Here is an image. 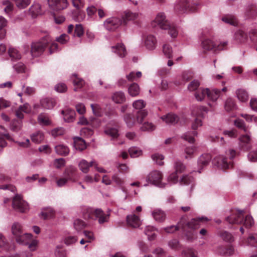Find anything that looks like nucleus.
<instances>
[{
    "mask_svg": "<svg viewBox=\"0 0 257 257\" xmlns=\"http://www.w3.org/2000/svg\"><path fill=\"white\" fill-rule=\"evenodd\" d=\"M139 16V13L127 11L124 12L122 20L116 17L108 18L104 22V25L107 30L113 31L121 24L125 25L127 21L137 20Z\"/></svg>",
    "mask_w": 257,
    "mask_h": 257,
    "instance_id": "nucleus-1",
    "label": "nucleus"
},
{
    "mask_svg": "<svg viewBox=\"0 0 257 257\" xmlns=\"http://www.w3.org/2000/svg\"><path fill=\"white\" fill-rule=\"evenodd\" d=\"M197 109L199 112H196L195 110H193L192 112L193 114L196 115V118L192 126V128L193 131L188 132L182 136V139L190 144H193L195 142L194 137L197 135V133L195 130L198 127L202 125V121L200 117H203L204 113H207V108L204 106H200L198 107Z\"/></svg>",
    "mask_w": 257,
    "mask_h": 257,
    "instance_id": "nucleus-2",
    "label": "nucleus"
},
{
    "mask_svg": "<svg viewBox=\"0 0 257 257\" xmlns=\"http://www.w3.org/2000/svg\"><path fill=\"white\" fill-rule=\"evenodd\" d=\"M83 216L85 219L97 220L98 223L102 224L109 221L110 214L105 213L101 209L86 208L83 210Z\"/></svg>",
    "mask_w": 257,
    "mask_h": 257,
    "instance_id": "nucleus-3",
    "label": "nucleus"
},
{
    "mask_svg": "<svg viewBox=\"0 0 257 257\" xmlns=\"http://www.w3.org/2000/svg\"><path fill=\"white\" fill-rule=\"evenodd\" d=\"M151 25L153 27L158 26L162 29L168 30L169 34L172 38H176L178 35V31L176 27L166 20V16L163 13H158Z\"/></svg>",
    "mask_w": 257,
    "mask_h": 257,
    "instance_id": "nucleus-4",
    "label": "nucleus"
},
{
    "mask_svg": "<svg viewBox=\"0 0 257 257\" xmlns=\"http://www.w3.org/2000/svg\"><path fill=\"white\" fill-rule=\"evenodd\" d=\"M30 111V107L28 103L20 105L16 110L15 114L19 119L13 120L11 123V129L14 132H18L21 130L22 126V119L24 118V113H29Z\"/></svg>",
    "mask_w": 257,
    "mask_h": 257,
    "instance_id": "nucleus-5",
    "label": "nucleus"
},
{
    "mask_svg": "<svg viewBox=\"0 0 257 257\" xmlns=\"http://www.w3.org/2000/svg\"><path fill=\"white\" fill-rule=\"evenodd\" d=\"M50 42V37L46 36L41 41L33 43L31 49V55L33 57H37L41 55L47 47V45Z\"/></svg>",
    "mask_w": 257,
    "mask_h": 257,
    "instance_id": "nucleus-6",
    "label": "nucleus"
},
{
    "mask_svg": "<svg viewBox=\"0 0 257 257\" xmlns=\"http://www.w3.org/2000/svg\"><path fill=\"white\" fill-rule=\"evenodd\" d=\"M147 115L148 111L145 109H143V110H139L137 112L136 118L132 114H125L124 116V120L127 125L131 127L135 124L136 121L139 123H142Z\"/></svg>",
    "mask_w": 257,
    "mask_h": 257,
    "instance_id": "nucleus-7",
    "label": "nucleus"
},
{
    "mask_svg": "<svg viewBox=\"0 0 257 257\" xmlns=\"http://www.w3.org/2000/svg\"><path fill=\"white\" fill-rule=\"evenodd\" d=\"M198 222L195 219H192L190 221L187 222L185 217L181 218L180 221L177 225H171L169 227H167L164 228V230L168 233H173L175 231L178 230L179 228H182L185 230L186 227H191V225H194L195 227H198Z\"/></svg>",
    "mask_w": 257,
    "mask_h": 257,
    "instance_id": "nucleus-8",
    "label": "nucleus"
},
{
    "mask_svg": "<svg viewBox=\"0 0 257 257\" xmlns=\"http://www.w3.org/2000/svg\"><path fill=\"white\" fill-rule=\"evenodd\" d=\"M197 0H180L176 5L175 10L178 13H183L186 11H194V5Z\"/></svg>",
    "mask_w": 257,
    "mask_h": 257,
    "instance_id": "nucleus-9",
    "label": "nucleus"
},
{
    "mask_svg": "<svg viewBox=\"0 0 257 257\" xmlns=\"http://www.w3.org/2000/svg\"><path fill=\"white\" fill-rule=\"evenodd\" d=\"M195 219L197 220L198 222V227H195V225L192 224L191 226V227L186 226L185 230L182 229L184 232L185 233L187 240L189 241H192L196 238V234L193 230L198 228L200 226L202 223L207 221V218L204 217H199Z\"/></svg>",
    "mask_w": 257,
    "mask_h": 257,
    "instance_id": "nucleus-10",
    "label": "nucleus"
},
{
    "mask_svg": "<svg viewBox=\"0 0 257 257\" xmlns=\"http://www.w3.org/2000/svg\"><path fill=\"white\" fill-rule=\"evenodd\" d=\"M13 206L15 210L21 212H25L28 209L27 203L19 195H16L14 198Z\"/></svg>",
    "mask_w": 257,
    "mask_h": 257,
    "instance_id": "nucleus-11",
    "label": "nucleus"
},
{
    "mask_svg": "<svg viewBox=\"0 0 257 257\" xmlns=\"http://www.w3.org/2000/svg\"><path fill=\"white\" fill-rule=\"evenodd\" d=\"M163 178L162 174L158 171H154L150 173L147 177V181L160 187H164V185L161 183Z\"/></svg>",
    "mask_w": 257,
    "mask_h": 257,
    "instance_id": "nucleus-12",
    "label": "nucleus"
},
{
    "mask_svg": "<svg viewBox=\"0 0 257 257\" xmlns=\"http://www.w3.org/2000/svg\"><path fill=\"white\" fill-rule=\"evenodd\" d=\"M212 165L218 168L226 169L229 168L232 164L228 162L227 158L223 156H217L214 157L212 160Z\"/></svg>",
    "mask_w": 257,
    "mask_h": 257,
    "instance_id": "nucleus-13",
    "label": "nucleus"
},
{
    "mask_svg": "<svg viewBox=\"0 0 257 257\" xmlns=\"http://www.w3.org/2000/svg\"><path fill=\"white\" fill-rule=\"evenodd\" d=\"M48 3L50 8L56 11L66 8L68 5L67 0H48Z\"/></svg>",
    "mask_w": 257,
    "mask_h": 257,
    "instance_id": "nucleus-14",
    "label": "nucleus"
},
{
    "mask_svg": "<svg viewBox=\"0 0 257 257\" xmlns=\"http://www.w3.org/2000/svg\"><path fill=\"white\" fill-rule=\"evenodd\" d=\"M239 148L243 150L248 151L251 148L250 135L248 134L241 136L239 138Z\"/></svg>",
    "mask_w": 257,
    "mask_h": 257,
    "instance_id": "nucleus-15",
    "label": "nucleus"
},
{
    "mask_svg": "<svg viewBox=\"0 0 257 257\" xmlns=\"http://www.w3.org/2000/svg\"><path fill=\"white\" fill-rule=\"evenodd\" d=\"M243 211L239 210L238 212L232 214L226 218V220L230 224H240L243 222Z\"/></svg>",
    "mask_w": 257,
    "mask_h": 257,
    "instance_id": "nucleus-16",
    "label": "nucleus"
},
{
    "mask_svg": "<svg viewBox=\"0 0 257 257\" xmlns=\"http://www.w3.org/2000/svg\"><path fill=\"white\" fill-rule=\"evenodd\" d=\"M126 222L127 225L133 228L139 227L141 223L139 216L134 214L126 216Z\"/></svg>",
    "mask_w": 257,
    "mask_h": 257,
    "instance_id": "nucleus-17",
    "label": "nucleus"
},
{
    "mask_svg": "<svg viewBox=\"0 0 257 257\" xmlns=\"http://www.w3.org/2000/svg\"><path fill=\"white\" fill-rule=\"evenodd\" d=\"M111 49L114 53L121 58L124 57L127 54L125 46L122 43H117L115 46H112Z\"/></svg>",
    "mask_w": 257,
    "mask_h": 257,
    "instance_id": "nucleus-18",
    "label": "nucleus"
},
{
    "mask_svg": "<svg viewBox=\"0 0 257 257\" xmlns=\"http://www.w3.org/2000/svg\"><path fill=\"white\" fill-rule=\"evenodd\" d=\"M145 45L148 50L154 49L157 45V40L155 36L152 35L147 36L145 39Z\"/></svg>",
    "mask_w": 257,
    "mask_h": 257,
    "instance_id": "nucleus-19",
    "label": "nucleus"
},
{
    "mask_svg": "<svg viewBox=\"0 0 257 257\" xmlns=\"http://www.w3.org/2000/svg\"><path fill=\"white\" fill-rule=\"evenodd\" d=\"M64 119L65 121L70 122L73 121L75 115V112L74 110L67 108L62 111Z\"/></svg>",
    "mask_w": 257,
    "mask_h": 257,
    "instance_id": "nucleus-20",
    "label": "nucleus"
},
{
    "mask_svg": "<svg viewBox=\"0 0 257 257\" xmlns=\"http://www.w3.org/2000/svg\"><path fill=\"white\" fill-rule=\"evenodd\" d=\"M77 169L73 167H69L67 168L64 172L67 179L71 180L73 182L76 181Z\"/></svg>",
    "mask_w": 257,
    "mask_h": 257,
    "instance_id": "nucleus-21",
    "label": "nucleus"
},
{
    "mask_svg": "<svg viewBox=\"0 0 257 257\" xmlns=\"http://www.w3.org/2000/svg\"><path fill=\"white\" fill-rule=\"evenodd\" d=\"M221 20L225 23L233 26H236L238 25V21L233 15H225L222 17Z\"/></svg>",
    "mask_w": 257,
    "mask_h": 257,
    "instance_id": "nucleus-22",
    "label": "nucleus"
},
{
    "mask_svg": "<svg viewBox=\"0 0 257 257\" xmlns=\"http://www.w3.org/2000/svg\"><path fill=\"white\" fill-rule=\"evenodd\" d=\"M234 39L238 43H245L248 39V35L244 31L238 30L235 33Z\"/></svg>",
    "mask_w": 257,
    "mask_h": 257,
    "instance_id": "nucleus-23",
    "label": "nucleus"
},
{
    "mask_svg": "<svg viewBox=\"0 0 257 257\" xmlns=\"http://www.w3.org/2000/svg\"><path fill=\"white\" fill-rule=\"evenodd\" d=\"M94 164H95V161H91L89 163L85 160H82L79 164V167L82 172L87 173L89 171V168L93 167Z\"/></svg>",
    "mask_w": 257,
    "mask_h": 257,
    "instance_id": "nucleus-24",
    "label": "nucleus"
},
{
    "mask_svg": "<svg viewBox=\"0 0 257 257\" xmlns=\"http://www.w3.org/2000/svg\"><path fill=\"white\" fill-rule=\"evenodd\" d=\"M32 237V235L31 234L23 233L16 237V240L18 242L21 243L28 244L29 243V241H31Z\"/></svg>",
    "mask_w": 257,
    "mask_h": 257,
    "instance_id": "nucleus-25",
    "label": "nucleus"
},
{
    "mask_svg": "<svg viewBox=\"0 0 257 257\" xmlns=\"http://www.w3.org/2000/svg\"><path fill=\"white\" fill-rule=\"evenodd\" d=\"M154 218L157 221L163 222L166 218V214L160 209H156L152 213Z\"/></svg>",
    "mask_w": 257,
    "mask_h": 257,
    "instance_id": "nucleus-26",
    "label": "nucleus"
},
{
    "mask_svg": "<svg viewBox=\"0 0 257 257\" xmlns=\"http://www.w3.org/2000/svg\"><path fill=\"white\" fill-rule=\"evenodd\" d=\"M236 95L238 99L241 102H246L248 99V94L247 92L242 89H239L236 91Z\"/></svg>",
    "mask_w": 257,
    "mask_h": 257,
    "instance_id": "nucleus-27",
    "label": "nucleus"
},
{
    "mask_svg": "<svg viewBox=\"0 0 257 257\" xmlns=\"http://www.w3.org/2000/svg\"><path fill=\"white\" fill-rule=\"evenodd\" d=\"M161 118L167 123H175L178 121V117L172 113H168L166 115L163 116Z\"/></svg>",
    "mask_w": 257,
    "mask_h": 257,
    "instance_id": "nucleus-28",
    "label": "nucleus"
},
{
    "mask_svg": "<svg viewBox=\"0 0 257 257\" xmlns=\"http://www.w3.org/2000/svg\"><path fill=\"white\" fill-rule=\"evenodd\" d=\"M74 147L76 150H84L86 148L85 141L81 138H75L74 140Z\"/></svg>",
    "mask_w": 257,
    "mask_h": 257,
    "instance_id": "nucleus-29",
    "label": "nucleus"
},
{
    "mask_svg": "<svg viewBox=\"0 0 257 257\" xmlns=\"http://www.w3.org/2000/svg\"><path fill=\"white\" fill-rule=\"evenodd\" d=\"M112 100L117 103H121L125 100L124 94L121 91L116 92L112 96Z\"/></svg>",
    "mask_w": 257,
    "mask_h": 257,
    "instance_id": "nucleus-30",
    "label": "nucleus"
},
{
    "mask_svg": "<svg viewBox=\"0 0 257 257\" xmlns=\"http://www.w3.org/2000/svg\"><path fill=\"white\" fill-rule=\"evenodd\" d=\"M41 105L46 109H51L56 104L55 101L51 98H45L41 101Z\"/></svg>",
    "mask_w": 257,
    "mask_h": 257,
    "instance_id": "nucleus-31",
    "label": "nucleus"
},
{
    "mask_svg": "<svg viewBox=\"0 0 257 257\" xmlns=\"http://www.w3.org/2000/svg\"><path fill=\"white\" fill-rule=\"evenodd\" d=\"M155 228L152 226H147L145 229V233L148 236L150 240L155 239L156 234L155 233Z\"/></svg>",
    "mask_w": 257,
    "mask_h": 257,
    "instance_id": "nucleus-32",
    "label": "nucleus"
},
{
    "mask_svg": "<svg viewBox=\"0 0 257 257\" xmlns=\"http://www.w3.org/2000/svg\"><path fill=\"white\" fill-rule=\"evenodd\" d=\"M205 95L209 97V88L198 89L195 94L196 99L198 101L202 100Z\"/></svg>",
    "mask_w": 257,
    "mask_h": 257,
    "instance_id": "nucleus-33",
    "label": "nucleus"
},
{
    "mask_svg": "<svg viewBox=\"0 0 257 257\" xmlns=\"http://www.w3.org/2000/svg\"><path fill=\"white\" fill-rule=\"evenodd\" d=\"M56 152L62 156H67L69 152V148L63 145H58L55 147Z\"/></svg>",
    "mask_w": 257,
    "mask_h": 257,
    "instance_id": "nucleus-34",
    "label": "nucleus"
},
{
    "mask_svg": "<svg viewBox=\"0 0 257 257\" xmlns=\"http://www.w3.org/2000/svg\"><path fill=\"white\" fill-rule=\"evenodd\" d=\"M128 92L132 96L138 95L140 93L139 86L136 83L132 84L128 87Z\"/></svg>",
    "mask_w": 257,
    "mask_h": 257,
    "instance_id": "nucleus-35",
    "label": "nucleus"
},
{
    "mask_svg": "<svg viewBox=\"0 0 257 257\" xmlns=\"http://www.w3.org/2000/svg\"><path fill=\"white\" fill-rule=\"evenodd\" d=\"M8 53L12 60H19L21 58V54L18 50L14 48L10 47L9 49Z\"/></svg>",
    "mask_w": 257,
    "mask_h": 257,
    "instance_id": "nucleus-36",
    "label": "nucleus"
},
{
    "mask_svg": "<svg viewBox=\"0 0 257 257\" xmlns=\"http://www.w3.org/2000/svg\"><path fill=\"white\" fill-rule=\"evenodd\" d=\"M236 108V105L234 100L231 98L227 99L224 103V108L225 110L230 111L235 109Z\"/></svg>",
    "mask_w": 257,
    "mask_h": 257,
    "instance_id": "nucleus-37",
    "label": "nucleus"
},
{
    "mask_svg": "<svg viewBox=\"0 0 257 257\" xmlns=\"http://www.w3.org/2000/svg\"><path fill=\"white\" fill-rule=\"evenodd\" d=\"M31 139L35 143H41L44 139V134L40 131H38L32 135Z\"/></svg>",
    "mask_w": 257,
    "mask_h": 257,
    "instance_id": "nucleus-38",
    "label": "nucleus"
},
{
    "mask_svg": "<svg viewBox=\"0 0 257 257\" xmlns=\"http://www.w3.org/2000/svg\"><path fill=\"white\" fill-rule=\"evenodd\" d=\"M12 230L13 234L16 236V237L20 236V235L23 234V230L22 226L19 223H15L12 226Z\"/></svg>",
    "mask_w": 257,
    "mask_h": 257,
    "instance_id": "nucleus-39",
    "label": "nucleus"
},
{
    "mask_svg": "<svg viewBox=\"0 0 257 257\" xmlns=\"http://www.w3.org/2000/svg\"><path fill=\"white\" fill-rule=\"evenodd\" d=\"M245 15L248 18H254L257 16V7L252 5L248 7L246 11Z\"/></svg>",
    "mask_w": 257,
    "mask_h": 257,
    "instance_id": "nucleus-40",
    "label": "nucleus"
},
{
    "mask_svg": "<svg viewBox=\"0 0 257 257\" xmlns=\"http://www.w3.org/2000/svg\"><path fill=\"white\" fill-rule=\"evenodd\" d=\"M7 21L3 17H0V40L4 38L6 35V31L4 29L7 25Z\"/></svg>",
    "mask_w": 257,
    "mask_h": 257,
    "instance_id": "nucleus-41",
    "label": "nucleus"
},
{
    "mask_svg": "<svg viewBox=\"0 0 257 257\" xmlns=\"http://www.w3.org/2000/svg\"><path fill=\"white\" fill-rule=\"evenodd\" d=\"M201 47L204 53L209 50V41L207 36L202 34L201 37Z\"/></svg>",
    "mask_w": 257,
    "mask_h": 257,
    "instance_id": "nucleus-42",
    "label": "nucleus"
},
{
    "mask_svg": "<svg viewBox=\"0 0 257 257\" xmlns=\"http://www.w3.org/2000/svg\"><path fill=\"white\" fill-rule=\"evenodd\" d=\"M209 161V156L208 154L202 155L199 158L198 164V165L203 168L204 166L207 165Z\"/></svg>",
    "mask_w": 257,
    "mask_h": 257,
    "instance_id": "nucleus-43",
    "label": "nucleus"
},
{
    "mask_svg": "<svg viewBox=\"0 0 257 257\" xmlns=\"http://www.w3.org/2000/svg\"><path fill=\"white\" fill-rule=\"evenodd\" d=\"M163 52L164 55L168 59L173 58L172 47L168 44H165L163 46Z\"/></svg>",
    "mask_w": 257,
    "mask_h": 257,
    "instance_id": "nucleus-44",
    "label": "nucleus"
},
{
    "mask_svg": "<svg viewBox=\"0 0 257 257\" xmlns=\"http://www.w3.org/2000/svg\"><path fill=\"white\" fill-rule=\"evenodd\" d=\"M219 235L223 240L226 242H231L234 240L232 234L226 231H223L220 232Z\"/></svg>",
    "mask_w": 257,
    "mask_h": 257,
    "instance_id": "nucleus-45",
    "label": "nucleus"
},
{
    "mask_svg": "<svg viewBox=\"0 0 257 257\" xmlns=\"http://www.w3.org/2000/svg\"><path fill=\"white\" fill-rule=\"evenodd\" d=\"M234 251V248L230 246L228 247H221L219 248V252L224 255L229 256L233 254Z\"/></svg>",
    "mask_w": 257,
    "mask_h": 257,
    "instance_id": "nucleus-46",
    "label": "nucleus"
},
{
    "mask_svg": "<svg viewBox=\"0 0 257 257\" xmlns=\"http://www.w3.org/2000/svg\"><path fill=\"white\" fill-rule=\"evenodd\" d=\"M75 78L73 80V84L75 86L74 88V91H77L78 88H81L83 87L84 82V81L79 78H78L76 75H74Z\"/></svg>",
    "mask_w": 257,
    "mask_h": 257,
    "instance_id": "nucleus-47",
    "label": "nucleus"
},
{
    "mask_svg": "<svg viewBox=\"0 0 257 257\" xmlns=\"http://www.w3.org/2000/svg\"><path fill=\"white\" fill-rule=\"evenodd\" d=\"M174 168L175 172L178 174H181L185 170L186 166L182 162L177 161L175 163Z\"/></svg>",
    "mask_w": 257,
    "mask_h": 257,
    "instance_id": "nucleus-48",
    "label": "nucleus"
},
{
    "mask_svg": "<svg viewBox=\"0 0 257 257\" xmlns=\"http://www.w3.org/2000/svg\"><path fill=\"white\" fill-rule=\"evenodd\" d=\"M41 215L43 219H48L54 216V211L52 209L48 208L42 212Z\"/></svg>",
    "mask_w": 257,
    "mask_h": 257,
    "instance_id": "nucleus-49",
    "label": "nucleus"
},
{
    "mask_svg": "<svg viewBox=\"0 0 257 257\" xmlns=\"http://www.w3.org/2000/svg\"><path fill=\"white\" fill-rule=\"evenodd\" d=\"M226 43H224L223 44H221L218 42H213L210 40V50H222L223 47L226 45Z\"/></svg>",
    "mask_w": 257,
    "mask_h": 257,
    "instance_id": "nucleus-50",
    "label": "nucleus"
},
{
    "mask_svg": "<svg viewBox=\"0 0 257 257\" xmlns=\"http://www.w3.org/2000/svg\"><path fill=\"white\" fill-rule=\"evenodd\" d=\"M30 11L33 17L41 14V6L39 4L33 5L31 7Z\"/></svg>",
    "mask_w": 257,
    "mask_h": 257,
    "instance_id": "nucleus-51",
    "label": "nucleus"
},
{
    "mask_svg": "<svg viewBox=\"0 0 257 257\" xmlns=\"http://www.w3.org/2000/svg\"><path fill=\"white\" fill-rule=\"evenodd\" d=\"M6 139L11 140V136L8 134L0 133V147L3 148L7 145Z\"/></svg>",
    "mask_w": 257,
    "mask_h": 257,
    "instance_id": "nucleus-52",
    "label": "nucleus"
},
{
    "mask_svg": "<svg viewBox=\"0 0 257 257\" xmlns=\"http://www.w3.org/2000/svg\"><path fill=\"white\" fill-rule=\"evenodd\" d=\"M220 90L213 89L210 91V101H215L220 96Z\"/></svg>",
    "mask_w": 257,
    "mask_h": 257,
    "instance_id": "nucleus-53",
    "label": "nucleus"
},
{
    "mask_svg": "<svg viewBox=\"0 0 257 257\" xmlns=\"http://www.w3.org/2000/svg\"><path fill=\"white\" fill-rule=\"evenodd\" d=\"M129 154L131 157L136 158L141 156L142 152L141 150L136 147H132L128 150Z\"/></svg>",
    "mask_w": 257,
    "mask_h": 257,
    "instance_id": "nucleus-54",
    "label": "nucleus"
},
{
    "mask_svg": "<svg viewBox=\"0 0 257 257\" xmlns=\"http://www.w3.org/2000/svg\"><path fill=\"white\" fill-rule=\"evenodd\" d=\"M86 226V223L81 219H77L74 222V227L78 231L83 229Z\"/></svg>",
    "mask_w": 257,
    "mask_h": 257,
    "instance_id": "nucleus-55",
    "label": "nucleus"
},
{
    "mask_svg": "<svg viewBox=\"0 0 257 257\" xmlns=\"http://www.w3.org/2000/svg\"><path fill=\"white\" fill-rule=\"evenodd\" d=\"M247 244L252 246H257V234L250 235L247 238Z\"/></svg>",
    "mask_w": 257,
    "mask_h": 257,
    "instance_id": "nucleus-56",
    "label": "nucleus"
},
{
    "mask_svg": "<svg viewBox=\"0 0 257 257\" xmlns=\"http://www.w3.org/2000/svg\"><path fill=\"white\" fill-rule=\"evenodd\" d=\"M73 17L75 21L80 22L84 19L85 15L84 12L78 10L73 14Z\"/></svg>",
    "mask_w": 257,
    "mask_h": 257,
    "instance_id": "nucleus-57",
    "label": "nucleus"
},
{
    "mask_svg": "<svg viewBox=\"0 0 257 257\" xmlns=\"http://www.w3.org/2000/svg\"><path fill=\"white\" fill-rule=\"evenodd\" d=\"M152 159L155 161L156 163L160 166L164 165V157L159 154H155L152 156Z\"/></svg>",
    "mask_w": 257,
    "mask_h": 257,
    "instance_id": "nucleus-58",
    "label": "nucleus"
},
{
    "mask_svg": "<svg viewBox=\"0 0 257 257\" xmlns=\"http://www.w3.org/2000/svg\"><path fill=\"white\" fill-rule=\"evenodd\" d=\"M142 76V73L138 72L135 73L134 72H131L128 75H126V78L129 81H133L137 80V78H139Z\"/></svg>",
    "mask_w": 257,
    "mask_h": 257,
    "instance_id": "nucleus-59",
    "label": "nucleus"
},
{
    "mask_svg": "<svg viewBox=\"0 0 257 257\" xmlns=\"http://www.w3.org/2000/svg\"><path fill=\"white\" fill-rule=\"evenodd\" d=\"M105 133L113 138L118 136V130L116 128L108 127L105 130Z\"/></svg>",
    "mask_w": 257,
    "mask_h": 257,
    "instance_id": "nucleus-60",
    "label": "nucleus"
},
{
    "mask_svg": "<svg viewBox=\"0 0 257 257\" xmlns=\"http://www.w3.org/2000/svg\"><path fill=\"white\" fill-rule=\"evenodd\" d=\"M80 134L84 137L89 138L93 134V131L88 127H83L80 131Z\"/></svg>",
    "mask_w": 257,
    "mask_h": 257,
    "instance_id": "nucleus-61",
    "label": "nucleus"
},
{
    "mask_svg": "<svg viewBox=\"0 0 257 257\" xmlns=\"http://www.w3.org/2000/svg\"><path fill=\"white\" fill-rule=\"evenodd\" d=\"M38 120L41 124L48 125L50 124V121L49 117L45 114H40L38 116Z\"/></svg>",
    "mask_w": 257,
    "mask_h": 257,
    "instance_id": "nucleus-62",
    "label": "nucleus"
},
{
    "mask_svg": "<svg viewBox=\"0 0 257 257\" xmlns=\"http://www.w3.org/2000/svg\"><path fill=\"white\" fill-rule=\"evenodd\" d=\"M84 29L82 25H76L74 36H77L78 37H81L84 34Z\"/></svg>",
    "mask_w": 257,
    "mask_h": 257,
    "instance_id": "nucleus-63",
    "label": "nucleus"
},
{
    "mask_svg": "<svg viewBox=\"0 0 257 257\" xmlns=\"http://www.w3.org/2000/svg\"><path fill=\"white\" fill-rule=\"evenodd\" d=\"M146 104L145 102L143 100L139 99L134 102L133 106L136 109H142L145 107Z\"/></svg>",
    "mask_w": 257,
    "mask_h": 257,
    "instance_id": "nucleus-64",
    "label": "nucleus"
}]
</instances>
